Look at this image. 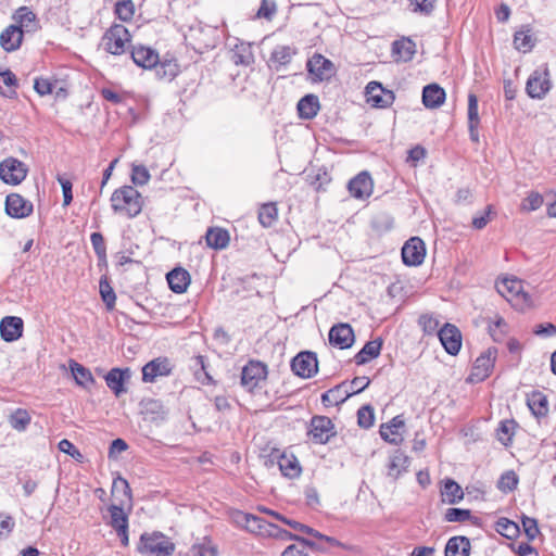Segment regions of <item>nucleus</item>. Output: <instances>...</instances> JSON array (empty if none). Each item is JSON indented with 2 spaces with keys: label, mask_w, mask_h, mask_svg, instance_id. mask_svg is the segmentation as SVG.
Returning <instances> with one entry per match:
<instances>
[{
  "label": "nucleus",
  "mask_w": 556,
  "mask_h": 556,
  "mask_svg": "<svg viewBox=\"0 0 556 556\" xmlns=\"http://www.w3.org/2000/svg\"><path fill=\"white\" fill-rule=\"evenodd\" d=\"M14 527V519L10 515L0 513V539L8 538Z\"/></svg>",
  "instance_id": "nucleus-64"
},
{
  "label": "nucleus",
  "mask_w": 556,
  "mask_h": 556,
  "mask_svg": "<svg viewBox=\"0 0 556 556\" xmlns=\"http://www.w3.org/2000/svg\"><path fill=\"white\" fill-rule=\"evenodd\" d=\"M336 435L332 420L325 416H315V442L327 443Z\"/></svg>",
  "instance_id": "nucleus-28"
},
{
  "label": "nucleus",
  "mask_w": 556,
  "mask_h": 556,
  "mask_svg": "<svg viewBox=\"0 0 556 556\" xmlns=\"http://www.w3.org/2000/svg\"><path fill=\"white\" fill-rule=\"evenodd\" d=\"M298 113L301 118H312L313 117V93L305 94L298 102Z\"/></svg>",
  "instance_id": "nucleus-55"
},
{
  "label": "nucleus",
  "mask_w": 556,
  "mask_h": 556,
  "mask_svg": "<svg viewBox=\"0 0 556 556\" xmlns=\"http://www.w3.org/2000/svg\"><path fill=\"white\" fill-rule=\"evenodd\" d=\"M355 336L353 328L349 324H338L331 327L329 331L330 344L344 350L353 345Z\"/></svg>",
  "instance_id": "nucleus-15"
},
{
  "label": "nucleus",
  "mask_w": 556,
  "mask_h": 556,
  "mask_svg": "<svg viewBox=\"0 0 556 556\" xmlns=\"http://www.w3.org/2000/svg\"><path fill=\"white\" fill-rule=\"evenodd\" d=\"M442 501L448 504L459 503L464 498L462 486L453 479H445L441 489Z\"/></svg>",
  "instance_id": "nucleus-35"
},
{
  "label": "nucleus",
  "mask_w": 556,
  "mask_h": 556,
  "mask_svg": "<svg viewBox=\"0 0 556 556\" xmlns=\"http://www.w3.org/2000/svg\"><path fill=\"white\" fill-rule=\"evenodd\" d=\"M528 406L536 417L545 416L548 412L547 399L540 392L528 399Z\"/></svg>",
  "instance_id": "nucleus-42"
},
{
  "label": "nucleus",
  "mask_w": 556,
  "mask_h": 556,
  "mask_svg": "<svg viewBox=\"0 0 556 556\" xmlns=\"http://www.w3.org/2000/svg\"><path fill=\"white\" fill-rule=\"evenodd\" d=\"M110 201L114 213L127 218L138 216L143 206L141 193L132 186H123L116 189Z\"/></svg>",
  "instance_id": "nucleus-1"
},
{
  "label": "nucleus",
  "mask_w": 556,
  "mask_h": 556,
  "mask_svg": "<svg viewBox=\"0 0 556 556\" xmlns=\"http://www.w3.org/2000/svg\"><path fill=\"white\" fill-rule=\"evenodd\" d=\"M516 427L517 424L513 419L501 421L496 430L497 440L505 446L509 445L511 443Z\"/></svg>",
  "instance_id": "nucleus-41"
},
{
  "label": "nucleus",
  "mask_w": 556,
  "mask_h": 556,
  "mask_svg": "<svg viewBox=\"0 0 556 556\" xmlns=\"http://www.w3.org/2000/svg\"><path fill=\"white\" fill-rule=\"evenodd\" d=\"M33 203L18 193H10L5 199V212L13 218H25L33 213Z\"/></svg>",
  "instance_id": "nucleus-13"
},
{
  "label": "nucleus",
  "mask_w": 556,
  "mask_h": 556,
  "mask_svg": "<svg viewBox=\"0 0 556 556\" xmlns=\"http://www.w3.org/2000/svg\"><path fill=\"white\" fill-rule=\"evenodd\" d=\"M383 341L381 338H377L372 341L366 342L362 350L355 354L354 362L356 365H365L374 358L380 355Z\"/></svg>",
  "instance_id": "nucleus-22"
},
{
  "label": "nucleus",
  "mask_w": 556,
  "mask_h": 556,
  "mask_svg": "<svg viewBox=\"0 0 556 556\" xmlns=\"http://www.w3.org/2000/svg\"><path fill=\"white\" fill-rule=\"evenodd\" d=\"M341 546V543L332 536H327L315 531V551L328 552L334 547Z\"/></svg>",
  "instance_id": "nucleus-50"
},
{
  "label": "nucleus",
  "mask_w": 556,
  "mask_h": 556,
  "mask_svg": "<svg viewBox=\"0 0 556 556\" xmlns=\"http://www.w3.org/2000/svg\"><path fill=\"white\" fill-rule=\"evenodd\" d=\"M471 519V511L464 508H448L445 513V520L448 522H465Z\"/></svg>",
  "instance_id": "nucleus-56"
},
{
  "label": "nucleus",
  "mask_w": 556,
  "mask_h": 556,
  "mask_svg": "<svg viewBox=\"0 0 556 556\" xmlns=\"http://www.w3.org/2000/svg\"><path fill=\"white\" fill-rule=\"evenodd\" d=\"M231 61L236 65L249 66L252 64L254 62V56L251 46L243 42L236 45L231 53Z\"/></svg>",
  "instance_id": "nucleus-37"
},
{
  "label": "nucleus",
  "mask_w": 556,
  "mask_h": 556,
  "mask_svg": "<svg viewBox=\"0 0 556 556\" xmlns=\"http://www.w3.org/2000/svg\"><path fill=\"white\" fill-rule=\"evenodd\" d=\"M267 538H274L281 541L293 540L295 542H298V540L301 539L299 535H295L274 523H271L270 531L267 532Z\"/></svg>",
  "instance_id": "nucleus-60"
},
{
  "label": "nucleus",
  "mask_w": 556,
  "mask_h": 556,
  "mask_svg": "<svg viewBox=\"0 0 556 556\" xmlns=\"http://www.w3.org/2000/svg\"><path fill=\"white\" fill-rule=\"evenodd\" d=\"M552 88L549 70L545 64L542 70H535L527 80L526 91L532 99H542Z\"/></svg>",
  "instance_id": "nucleus-5"
},
{
  "label": "nucleus",
  "mask_w": 556,
  "mask_h": 556,
  "mask_svg": "<svg viewBox=\"0 0 556 556\" xmlns=\"http://www.w3.org/2000/svg\"><path fill=\"white\" fill-rule=\"evenodd\" d=\"M29 422L30 416L25 409L18 408L10 416V425L15 430H25Z\"/></svg>",
  "instance_id": "nucleus-48"
},
{
  "label": "nucleus",
  "mask_w": 556,
  "mask_h": 556,
  "mask_svg": "<svg viewBox=\"0 0 556 556\" xmlns=\"http://www.w3.org/2000/svg\"><path fill=\"white\" fill-rule=\"evenodd\" d=\"M70 369L75 379V382L79 387L89 389L90 386H92L94 383V378H93L91 371L87 367L77 363L76 361H73V359L70 361Z\"/></svg>",
  "instance_id": "nucleus-30"
},
{
  "label": "nucleus",
  "mask_w": 556,
  "mask_h": 556,
  "mask_svg": "<svg viewBox=\"0 0 556 556\" xmlns=\"http://www.w3.org/2000/svg\"><path fill=\"white\" fill-rule=\"evenodd\" d=\"M130 34L122 24L112 25L103 35L104 50L113 55H121L126 51V45L130 42Z\"/></svg>",
  "instance_id": "nucleus-4"
},
{
  "label": "nucleus",
  "mask_w": 556,
  "mask_h": 556,
  "mask_svg": "<svg viewBox=\"0 0 556 556\" xmlns=\"http://www.w3.org/2000/svg\"><path fill=\"white\" fill-rule=\"evenodd\" d=\"M137 549L148 556H170L175 545L161 532H146L141 534Z\"/></svg>",
  "instance_id": "nucleus-3"
},
{
  "label": "nucleus",
  "mask_w": 556,
  "mask_h": 556,
  "mask_svg": "<svg viewBox=\"0 0 556 556\" xmlns=\"http://www.w3.org/2000/svg\"><path fill=\"white\" fill-rule=\"evenodd\" d=\"M409 464L408 457L401 451H396L389 460L388 476L396 480L404 471L407 470Z\"/></svg>",
  "instance_id": "nucleus-34"
},
{
  "label": "nucleus",
  "mask_w": 556,
  "mask_h": 556,
  "mask_svg": "<svg viewBox=\"0 0 556 556\" xmlns=\"http://www.w3.org/2000/svg\"><path fill=\"white\" fill-rule=\"evenodd\" d=\"M130 58L136 65L142 68H152L159 65V53L142 45L131 48Z\"/></svg>",
  "instance_id": "nucleus-18"
},
{
  "label": "nucleus",
  "mask_w": 556,
  "mask_h": 556,
  "mask_svg": "<svg viewBox=\"0 0 556 556\" xmlns=\"http://www.w3.org/2000/svg\"><path fill=\"white\" fill-rule=\"evenodd\" d=\"M337 73L334 64L324 55L315 53V83L329 80Z\"/></svg>",
  "instance_id": "nucleus-27"
},
{
  "label": "nucleus",
  "mask_w": 556,
  "mask_h": 556,
  "mask_svg": "<svg viewBox=\"0 0 556 556\" xmlns=\"http://www.w3.org/2000/svg\"><path fill=\"white\" fill-rule=\"evenodd\" d=\"M445 100V91L437 84L427 85L422 90V103L428 109L439 108Z\"/></svg>",
  "instance_id": "nucleus-25"
},
{
  "label": "nucleus",
  "mask_w": 556,
  "mask_h": 556,
  "mask_svg": "<svg viewBox=\"0 0 556 556\" xmlns=\"http://www.w3.org/2000/svg\"><path fill=\"white\" fill-rule=\"evenodd\" d=\"M470 541L466 536H453L445 546V556H469Z\"/></svg>",
  "instance_id": "nucleus-31"
},
{
  "label": "nucleus",
  "mask_w": 556,
  "mask_h": 556,
  "mask_svg": "<svg viewBox=\"0 0 556 556\" xmlns=\"http://www.w3.org/2000/svg\"><path fill=\"white\" fill-rule=\"evenodd\" d=\"M278 467L281 473L290 479L296 478L301 473V466L293 454L283 452L277 458Z\"/></svg>",
  "instance_id": "nucleus-24"
},
{
  "label": "nucleus",
  "mask_w": 556,
  "mask_h": 556,
  "mask_svg": "<svg viewBox=\"0 0 556 556\" xmlns=\"http://www.w3.org/2000/svg\"><path fill=\"white\" fill-rule=\"evenodd\" d=\"M124 504V501L121 500V505H111L109 507L110 513V526L115 530L119 531L123 529H128V517L124 513L122 505Z\"/></svg>",
  "instance_id": "nucleus-38"
},
{
  "label": "nucleus",
  "mask_w": 556,
  "mask_h": 556,
  "mask_svg": "<svg viewBox=\"0 0 556 556\" xmlns=\"http://www.w3.org/2000/svg\"><path fill=\"white\" fill-rule=\"evenodd\" d=\"M313 359L312 351L300 352L291 362L292 371L302 378H308L312 375L311 361Z\"/></svg>",
  "instance_id": "nucleus-26"
},
{
  "label": "nucleus",
  "mask_w": 556,
  "mask_h": 556,
  "mask_svg": "<svg viewBox=\"0 0 556 556\" xmlns=\"http://www.w3.org/2000/svg\"><path fill=\"white\" fill-rule=\"evenodd\" d=\"M348 189L355 199H366L371 195L374 182L368 172H362L349 181Z\"/></svg>",
  "instance_id": "nucleus-16"
},
{
  "label": "nucleus",
  "mask_w": 556,
  "mask_h": 556,
  "mask_svg": "<svg viewBox=\"0 0 556 556\" xmlns=\"http://www.w3.org/2000/svg\"><path fill=\"white\" fill-rule=\"evenodd\" d=\"M345 388V383H341L336 386L334 388L328 390L321 395V403L325 407L337 406L343 402H345L351 393Z\"/></svg>",
  "instance_id": "nucleus-29"
},
{
  "label": "nucleus",
  "mask_w": 556,
  "mask_h": 556,
  "mask_svg": "<svg viewBox=\"0 0 556 556\" xmlns=\"http://www.w3.org/2000/svg\"><path fill=\"white\" fill-rule=\"evenodd\" d=\"M405 426L404 419L402 416H395L393 417L390 422L382 424L380 426V435L381 438L391 444L399 445L403 439L401 438L399 433V429L403 428Z\"/></svg>",
  "instance_id": "nucleus-21"
},
{
  "label": "nucleus",
  "mask_w": 556,
  "mask_h": 556,
  "mask_svg": "<svg viewBox=\"0 0 556 556\" xmlns=\"http://www.w3.org/2000/svg\"><path fill=\"white\" fill-rule=\"evenodd\" d=\"M277 12V4L275 0H262L261 5L257 10V17L271 20Z\"/></svg>",
  "instance_id": "nucleus-58"
},
{
  "label": "nucleus",
  "mask_w": 556,
  "mask_h": 556,
  "mask_svg": "<svg viewBox=\"0 0 556 556\" xmlns=\"http://www.w3.org/2000/svg\"><path fill=\"white\" fill-rule=\"evenodd\" d=\"M270 527L271 522H268L265 519L251 514L245 530L253 534L267 538V532L270 531Z\"/></svg>",
  "instance_id": "nucleus-40"
},
{
  "label": "nucleus",
  "mask_w": 556,
  "mask_h": 556,
  "mask_svg": "<svg viewBox=\"0 0 556 556\" xmlns=\"http://www.w3.org/2000/svg\"><path fill=\"white\" fill-rule=\"evenodd\" d=\"M367 102L371 103L372 106L379 109H386L392 105L395 100V96L392 91L387 90L378 81H370L366 86Z\"/></svg>",
  "instance_id": "nucleus-9"
},
{
  "label": "nucleus",
  "mask_w": 556,
  "mask_h": 556,
  "mask_svg": "<svg viewBox=\"0 0 556 556\" xmlns=\"http://www.w3.org/2000/svg\"><path fill=\"white\" fill-rule=\"evenodd\" d=\"M14 26L22 30V35L31 34L38 30L39 22L36 14L27 7L18 8L12 16Z\"/></svg>",
  "instance_id": "nucleus-17"
},
{
  "label": "nucleus",
  "mask_w": 556,
  "mask_h": 556,
  "mask_svg": "<svg viewBox=\"0 0 556 556\" xmlns=\"http://www.w3.org/2000/svg\"><path fill=\"white\" fill-rule=\"evenodd\" d=\"M438 337L445 349V351L451 355L458 354L462 348V333L459 329L452 325L445 324L439 331Z\"/></svg>",
  "instance_id": "nucleus-12"
},
{
  "label": "nucleus",
  "mask_w": 556,
  "mask_h": 556,
  "mask_svg": "<svg viewBox=\"0 0 556 556\" xmlns=\"http://www.w3.org/2000/svg\"><path fill=\"white\" fill-rule=\"evenodd\" d=\"M521 522L528 540L533 541L540 533L536 519L523 515Z\"/></svg>",
  "instance_id": "nucleus-59"
},
{
  "label": "nucleus",
  "mask_w": 556,
  "mask_h": 556,
  "mask_svg": "<svg viewBox=\"0 0 556 556\" xmlns=\"http://www.w3.org/2000/svg\"><path fill=\"white\" fill-rule=\"evenodd\" d=\"M313 549V541L306 539H299L298 542L289 545L281 554V556H309V551Z\"/></svg>",
  "instance_id": "nucleus-39"
},
{
  "label": "nucleus",
  "mask_w": 556,
  "mask_h": 556,
  "mask_svg": "<svg viewBox=\"0 0 556 556\" xmlns=\"http://www.w3.org/2000/svg\"><path fill=\"white\" fill-rule=\"evenodd\" d=\"M102 301L105 303L108 311H112L115 306L116 295L106 278H101L99 283Z\"/></svg>",
  "instance_id": "nucleus-47"
},
{
  "label": "nucleus",
  "mask_w": 556,
  "mask_h": 556,
  "mask_svg": "<svg viewBox=\"0 0 556 556\" xmlns=\"http://www.w3.org/2000/svg\"><path fill=\"white\" fill-rule=\"evenodd\" d=\"M150 173L144 165H134L131 169V181L136 186H144L150 180Z\"/></svg>",
  "instance_id": "nucleus-54"
},
{
  "label": "nucleus",
  "mask_w": 556,
  "mask_h": 556,
  "mask_svg": "<svg viewBox=\"0 0 556 556\" xmlns=\"http://www.w3.org/2000/svg\"><path fill=\"white\" fill-rule=\"evenodd\" d=\"M496 355L497 350L495 348H489L479 357H477L473 364L471 379L476 381L485 380L492 372Z\"/></svg>",
  "instance_id": "nucleus-11"
},
{
  "label": "nucleus",
  "mask_w": 556,
  "mask_h": 556,
  "mask_svg": "<svg viewBox=\"0 0 556 556\" xmlns=\"http://www.w3.org/2000/svg\"><path fill=\"white\" fill-rule=\"evenodd\" d=\"M375 424V410L369 404L363 405L357 410V425L363 429H369Z\"/></svg>",
  "instance_id": "nucleus-45"
},
{
  "label": "nucleus",
  "mask_w": 556,
  "mask_h": 556,
  "mask_svg": "<svg viewBox=\"0 0 556 556\" xmlns=\"http://www.w3.org/2000/svg\"><path fill=\"white\" fill-rule=\"evenodd\" d=\"M495 530L507 539H514L519 534V526L507 519V518H500L496 521Z\"/></svg>",
  "instance_id": "nucleus-44"
},
{
  "label": "nucleus",
  "mask_w": 556,
  "mask_h": 556,
  "mask_svg": "<svg viewBox=\"0 0 556 556\" xmlns=\"http://www.w3.org/2000/svg\"><path fill=\"white\" fill-rule=\"evenodd\" d=\"M543 195L539 192L531 191L522 201L521 210L532 212L539 210L543 204Z\"/></svg>",
  "instance_id": "nucleus-51"
},
{
  "label": "nucleus",
  "mask_w": 556,
  "mask_h": 556,
  "mask_svg": "<svg viewBox=\"0 0 556 556\" xmlns=\"http://www.w3.org/2000/svg\"><path fill=\"white\" fill-rule=\"evenodd\" d=\"M419 326L422 328L425 333L432 334L439 327V320L429 314H424L418 319Z\"/></svg>",
  "instance_id": "nucleus-62"
},
{
  "label": "nucleus",
  "mask_w": 556,
  "mask_h": 556,
  "mask_svg": "<svg viewBox=\"0 0 556 556\" xmlns=\"http://www.w3.org/2000/svg\"><path fill=\"white\" fill-rule=\"evenodd\" d=\"M173 369L174 365L169 358L165 356L153 358L142 367V381L153 383L159 378L168 377Z\"/></svg>",
  "instance_id": "nucleus-7"
},
{
  "label": "nucleus",
  "mask_w": 556,
  "mask_h": 556,
  "mask_svg": "<svg viewBox=\"0 0 556 556\" xmlns=\"http://www.w3.org/2000/svg\"><path fill=\"white\" fill-rule=\"evenodd\" d=\"M193 556H217V546L207 538L191 547Z\"/></svg>",
  "instance_id": "nucleus-46"
},
{
  "label": "nucleus",
  "mask_w": 556,
  "mask_h": 556,
  "mask_svg": "<svg viewBox=\"0 0 556 556\" xmlns=\"http://www.w3.org/2000/svg\"><path fill=\"white\" fill-rule=\"evenodd\" d=\"M24 36L17 26L9 25L0 34V46L7 52L17 50L23 41Z\"/></svg>",
  "instance_id": "nucleus-20"
},
{
  "label": "nucleus",
  "mask_w": 556,
  "mask_h": 556,
  "mask_svg": "<svg viewBox=\"0 0 556 556\" xmlns=\"http://www.w3.org/2000/svg\"><path fill=\"white\" fill-rule=\"evenodd\" d=\"M118 493H122L127 498L128 502H131V490L129 483L126 479H124L121 476H117L113 480L112 484V494L116 495Z\"/></svg>",
  "instance_id": "nucleus-57"
},
{
  "label": "nucleus",
  "mask_w": 556,
  "mask_h": 556,
  "mask_svg": "<svg viewBox=\"0 0 556 556\" xmlns=\"http://www.w3.org/2000/svg\"><path fill=\"white\" fill-rule=\"evenodd\" d=\"M426 256V247L424 241L418 237L407 240L402 248V260L405 265L418 266Z\"/></svg>",
  "instance_id": "nucleus-10"
},
{
  "label": "nucleus",
  "mask_w": 556,
  "mask_h": 556,
  "mask_svg": "<svg viewBox=\"0 0 556 556\" xmlns=\"http://www.w3.org/2000/svg\"><path fill=\"white\" fill-rule=\"evenodd\" d=\"M518 481L519 479L516 472L508 470L501 476L500 480L497 481V488L503 492H511L517 488Z\"/></svg>",
  "instance_id": "nucleus-49"
},
{
  "label": "nucleus",
  "mask_w": 556,
  "mask_h": 556,
  "mask_svg": "<svg viewBox=\"0 0 556 556\" xmlns=\"http://www.w3.org/2000/svg\"><path fill=\"white\" fill-rule=\"evenodd\" d=\"M514 45L517 50L528 52L533 47L532 36L529 31H517L514 36Z\"/></svg>",
  "instance_id": "nucleus-52"
},
{
  "label": "nucleus",
  "mask_w": 556,
  "mask_h": 556,
  "mask_svg": "<svg viewBox=\"0 0 556 556\" xmlns=\"http://www.w3.org/2000/svg\"><path fill=\"white\" fill-rule=\"evenodd\" d=\"M468 124H480L478 98L475 93L468 96Z\"/></svg>",
  "instance_id": "nucleus-63"
},
{
  "label": "nucleus",
  "mask_w": 556,
  "mask_h": 556,
  "mask_svg": "<svg viewBox=\"0 0 556 556\" xmlns=\"http://www.w3.org/2000/svg\"><path fill=\"white\" fill-rule=\"evenodd\" d=\"M1 337L7 342L17 340L23 332V320L20 317L7 316L0 323Z\"/></svg>",
  "instance_id": "nucleus-19"
},
{
  "label": "nucleus",
  "mask_w": 556,
  "mask_h": 556,
  "mask_svg": "<svg viewBox=\"0 0 556 556\" xmlns=\"http://www.w3.org/2000/svg\"><path fill=\"white\" fill-rule=\"evenodd\" d=\"M170 290L175 293H184L190 285V274L184 268H175L167 276Z\"/></svg>",
  "instance_id": "nucleus-23"
},
{
  "label": "nucleus",
  "mask_w": 556,
  "mask_h": 556,
  "mask_svg": "<svg viewBox=\"0 0 556 556\" xmlns=\"http://www.w3.org/2000/svg\"><path fill=\"white\" fill-rule=\"evenodd\" d=\"M497 292L518 309L533 305L531 296L522 290L521 281L516 278H505L496 283Z\"/></svg>",
  "instance_id": "nucleus-2"
},
{
  "label": "nucleus",
  "mask_w": 556,
  "mask_h": 556,
  "mask_svg": "<svg viewBox=\"0 0 556 556\" xmlns=\"http://www.w3.org/2000/svg\"><path fill=\"white\" fill-rule=\"evenodd\" d=\"M416 52V45L409 38H402L395 40L392 45V53L397 55L399 59L409 61Z\"/></svg>",
  "instance_id": "nucleus-36"
},
{
  "label": "nucleus",
  "mask_w": 556,
  "mask_h": 556,
  "mask_svg": "<svg viewBox=\"0 0 556 556\" xmlns=\"http://www.w3.org/2000/svg\"><path fill=\"white\" fill-rule=\"evenodd\" d=\"M267 377V367L257 361H250L241 372V384L249 392H254Z\"/></svg>",
  "instance_id": "nucleus-6"
},
{
  "label": "nucleus",
  "mask_w": 556,
  "mask_h": 556,
  "mask_svg": "<svg viewBox=\"0 0 556 556\" xmlns=\"http://www.w3.org/2000/svg\"><path fill=\"white\" fill-rule=\"evenodd\" d=\"M115 13L122 21H129L135 13V7L131 0H122L116 3Z\"/></svg>",
  "instance_id": "nucleus-53"
},
{
  "label": "nucleus",
  "mask_w": 556,
  "mask_h": 556,
  "mask_svg": "<svg viewBox=\"0 0 556 556\" xmlns=\"http://www.w3.org/2000/svg\"><path fill=\"white\" fill-rule=\"evenodd\" d=\"M131 377L130 368H112L105 376L104 380L108 388L114 393L116 397H119L122 394L126 393V388L124 387L125 382H127Z\"/></svg>",
  "instance_id": "nucleus-14"
},
{
  "label": "nucleus",
  "mask_w": 556,
  "mask_h": 556,
  "mask_svg": "<svg viewBox=\"0 0 556 556\" xmlns=\"http://www.w3.org/2000/svg\"><path fill=\"white\" fill-rule=\"evenodd\" d=\"M205 239L210 248L223 250L229 244L230 237L226 229L214 227L206 231Z\"/></svg>",
  "instance_id": "nucleus-32"
},
{
  "label": "nucleus",
  "mask_w": 556,
  "mask_h": 556,
  "mask_svg": "<svg viewBox=\"0 0 556 556\" xmlns=\"http://www.w3.org/2000/svg\"><path fill=\"white\" fill-rule=\"evenodd\" d=\"M27 175L26 165L14 157H8L0 163V178L9 185L21 184Z\"/></svg>",
  "instance_id": "nucleus-8"
},
{
  "label": "nucleus",
  "mask_w": 556,
  "mask_h": 556,
  "mask_svg": "<svg viewBox=\"0 0 556 556\" xmlns=\"http://www.w3.org/2000/svg\"><path fill=\"white\" fill-rule=\"evenodd\" d=\"M294 53V50L289 46H277L268 60L269 67L278 71L281 66L290 63Z\"/></svg>",
  "instance_id": "nucleus-33"
},
{
  "label": "nucleus",
  "mask_w": 556,
  "mask_h": 556,
  "mask_svg": "<svg viewBox=\"0 0 556 556\" xmlns=\"http://www.w3.org/2000/svg\"><path fill=\"white\" fill-rule=\"evenodd\" d=\"M278 216V211L275 203L263 204L258 211V220L264 227H270Z\"/></svg>",
  "instance_id": "nucleus-43"
},
{
  "label": "nucleus",
  "mask_w": 556,
  "mask_h": 556,
  "mask_svg": "<svg viewBox=\"0 0 556 556\" xmlns=\"http://www.w3.org/2000/svg\"><path fill=\"white\" fill-rule=\"evenodd\" d=\"M90 241L97 256L104 260L106 257V247L103 236L100 232H92Z\"/></svg>",
  "instance_id": "nucleus-61"
}]
</instances>
